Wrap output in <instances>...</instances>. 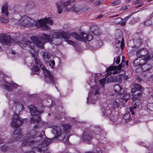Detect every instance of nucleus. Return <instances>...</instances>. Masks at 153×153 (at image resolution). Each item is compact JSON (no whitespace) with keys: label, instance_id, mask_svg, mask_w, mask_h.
Returning a JSON list of instances; mask_svg holds the SVG:
<instances>
[{"label":"nucleus","instance_id":"1","mask_svg":"<svg viewBox=\"0 0 153 153\" xmlns=\"http://www.w3.org/2000/svg\"><path fill=\"white\" fill-rule=\"evenodd\" d=\"M40 121V117L39 116H37V117H33L31 118V123H37V124ZM43 125V123H40L39 125H35L33 126L34 128V129H32L28 133L25 135L24 140H23L22 143V144L24 146L32 145L34 143L35 141L34 140H31V139L39 137L41 139H43V140H42V143L36 148V150L41 153L44 152L45 146H42V144L44 143V140L46 138L45 134V132L44 131H43L39 134V132L37 131V129H39L41 127H42Z\"/></svg>","mask_w":153,"mask_h":153},{"label":"nucleus","instance_id":"2","mask_svg":"<svg viewBox=\"0 0 153 153\" xmlns=\"http://www.w3.org/2000/svg\"><path fill=\"white\" fill-rule=\"evenodd\" d=\"M56 32H53L51 33V35H49L45 34H43L39 39L35 36H32L30 37L33 42H30L26 39L22 41L24 44L32 50L34 51V47L36 45L38 47L42 49L44 48V44L41 41L44 42H53L55 45H58L62 42L61 37L58 36H55Z\"/></svg>","mask_w":153,"mask_h":153},{"label":"nucleus","instance_id":"3","mask_svg":"<svg viewBox=\"0 0 153 153\" xmlns=\"http://www.w3.org/2000/svg\"><path fill=\"white\" fill-rule=\"evenodd\" d=\"M31 53L32 57L35 61V64L37 65H39L40 67L42 69L46 77L45 81L46 82L51 83L52 84H54L55 82L54 80V76L51 74V72L42 65V63L38 59L36 55L32 53Z\"/></svg>","mask_w":153,"mask_h":153},{"label":"nucleus","instance_id":"4","mask_svg":"<svg viewBox=\"0 0 153 153\" xmlns=\"http://www.w3.org/2000/svg\"><path fill=\"white\" fill-rule=\"evenodd\" d=\"M52 25L53 22L51 18H45L43 19L37 21V27L43 30H47L50 29V27L46 24Z\"/></svg>","mask_w":153,"mask_h":153},{"label":"nucleus","instance_id":"5","mask_svg":"<svg viewBox=\"0 0 153 153\" xmlns=\"http://www.w3.org/2000/svg\"><path fill=\"white\" fill-rule=\"evenodd\" d=\"M20 24L22 26H35L37 27V21L32 19L26 16H23L19 20Z\"/></svg>","mask_w":153,"mask_h":153},{"label":"nucleus","instance_id":"6","mask_svg":"<svg viewBox=\"0 0 153 153\" xmlns=\"http://www.w3.org/2000/svg\"><path fill=\"white\" fill-rule=\"evenodd\" d=\"M115 37L116 47L119 48L120 47L123 50L125 43L122 33L121 31L117 32L115 33Z\"/></svg>","mask_w":153,"mask_h":153},{"label":"nucleus","instance_id":"7","mask_svg":"<svg viewBox=\"0 0 153 153\" xmlns=\"http://www.w3.org/2000/svg\"><path fill=\"white\" fill-rule=\"evenodd\" d=\"M113 108L107 107L103 112V114L105 117H107L111 120L113 121H115L117 119V116L115 115V111L112 109Z\"/></svg>","mask_w":153,"mask_h":153},{"label":"nucleus","instance_id":"8","mask_svg":"<svg viewBox=\"0 0 153 153\" xmlns=\"http://www.w3.org/2000/svg\"><path fill=\"white\" fill-rule=\"evenodd\" d=\"M65 138V136L64 134H60L59 135H56L53 138H52L51 140L50 139L47 138L46 137V138L44 140V143L42 144V146H45L44 152L45 150H47L48 149L47 146L50 143L52 142L53 140L57 139L59 140H62Z\"/></svg>","mask_w":153,"mask_h":153},{"label":"nucleus","instance_id":"9","mask_svg":"<svg viewBox=\"0 0 153 153\" xmlns=\"http://www.w3.org/2000/svg\"><path fill=\"white\" fill-rule=\"evenodd\" d=\"M137 56L147 61L150 59V56L148 55V52L144 48L138 50L136 53Z\"/></svg>","mask_w":153,"mask_h":153},{"label":"nucleus","instance_id":"10","mask_svg":"<svg viewBox=\"0 0 153 153\" xmlns=\"http://www.w3.org/2000/svg\"><path fill=\"white\" fill-rule=\"evenodd\" d=\"M25 135L22 136L21 134V130L20 129H17L14 131L13 135V138L14 141H19L22 140V145L24 146L22 143L23 140H24Z\"/></svg>","mask_w":153,"mask_h":153},{"label":"nucleus","instance_id":"11","mask_svg":"<svg viewBox=\"0 0 153 153\" xmlns=\"http://www.w3.org/2000/svg\"><path fill=\"white\" fill-rule=\"evenodd\" d=\"M13 39L8 35L1 34L0 35V42L3 45L10 44Z\"/></svg>","mask_w":153,"mask_h":153},{"label":"nucleus","instance_id":"12","mask_svg":"<svg viewBox=\"0 0 153 153\" xmlns=\"http://www.w3.org/2000/svg\"><path fill=\"white\" fill-rule=\"evenodd\" d=\"M23 123V120L20 117H14L10 123V125L13 128H18Z\"/></svg>","mask_w":153,"mask_h":153},{"label":"nucleus","instance_id":"13","mask_svg":"<svg viewBox=\"0 0 153 153\" xmlns=\"http://www.w3.org/2000/svg\"><path fill=\"white\" fill-rule=\"evenodd\" d=\"M95 133L91 135L90 133L88 131L84 132L82 136V141L85 142H89L91 140L93 137H96Z\"/></svg>","mask_w":153,"mask_h":153},{"label":"nucleus","instance_id":"14","mask_svg":"<svg viewBox=\"0 0 153 153\" xmlns=\"http://www.w3.org/2000/svg\"><path fill=\"white\" fill-rule=\"evenodd\" d=\"M81 35L82 37H81L79 35L75 33H72L71 34V35L76 39L81 42L85 41V40H86V38L87 37V34L82 32L81 33Z\"/></svg>","mask_w":153,"mask_h":153},{"label":"nucleus","instance_id":"15","mask_svg":"<svg viewBox=\"0 0 153 153\" xmlns=\"http://www.w3.org/2000/svg\"><path fill=\"white\" fill-rule=\"evenodd\" d=\"M122 81V79L120 76L118 75L116 76L114 75L111 76L109 77L107 80V82L108 83L113 82L120 83Z\"/></svg>","mask_w":153,"mask_h":153},{"label":"nucleus","instance_id":"16","mask_svg":"<svg viewBox=\"0 0 153 153\" xmlns=\"http://www.w3.org/2000/svg\"><path fill=\"white\" fill-rule=\"evenodd\" d=\"M30 112L32 116H34L38 115L42 113L43 111H38L36 107L33 105H30L28 106Z\"/></svg>","mask_w":153,"mask_h":153},{"label":"nucleus","instance_id":"17","mask_svg":"<svg viewBox=\"0 0 153 153\" xmlns=\"http://www.w3.org/2000/svg\"><path fill=\"white\" fill-rule=\"evenodd\" d=\"M124 56H122V59L121 64H120L117 66H110L107 68V71H109L111 70L116 68L118 69V70H121L122 67L124 65V63L125 62V60L124 59Z\"/></svg>","mask_w":153,"mask_h":153},{"label":"nucleus","instance_id":"18","mask_svg":"<svg viewBox=\"0 0 153 153\" xmlns=\"http://www.w3.org/2000/svg\"><path fill=\"white\" fill-rule=\"evenodd\" d=\"M17 84L16 83H10L8 82L6 83V84L4 85V87L6 90L8 91H11L12 88H15L17 87Z\"/></svg>","mask_w":153,"mask_h":153},{"label":"nucleus","instance_id":"19","mask_svg":"<svg viewBox=\"0 0 153 153\" xmlns=\"http://www.w3.org/2000/svg\"><path fill=\"white\" fill-rule=\"evenodd\" d=\"M8 4H5L2 7L1 13L3 16L6 17L8 15Z\"/></svg>","mask_w":153,"mask_h":153},{"label":"nucleus","instance_id":"20","mask_svg":"<svg viewBox=\"0 0 153 153\" xmlns=\"http://www.w3.org/2000/svg\"><path fill=\"white\" fill-rule=\"evenodd\" d=\"M114 88L115 91L120 95H121L124 92V89L119 85L115 84L114 85Z\"/></svg>","mask_w":153,"mask_h":153},{"label":"nucleus","instance_id":"21","mask_svg":"<svg viewBox=\"0 0 153 153\" xmlns=\"http://www.w3.org/2000/svg\"><path fill=\"white\" fill-rule=\"evenodd\" d=\"M145 60L140 57H138L137 58L133 61V64L135 66H142L143 62Z\"/></svg>","mask_w":153,"mask_h":153},{"label":"nucleus","instance_id":"22","mask_svg":"<svg viewBox=\"0 0 153 153\" xmlns=\"http://www.w3.org/2000/svg\"><path fill=\"white\" fill-rule=\"evenodd\" d=\"M55 36H58L60 37L63 38L64 39L67 40L69 39L70 35L66 32H56V33L55 34Z\"/></svg>","mask_w":153,"mask_h":153},{"label":"nucleus","instance_id":"23","mask_svg":"<svg viewBox=\"0 0 153 153\" xmlns=\"http://www.w3.org/2000/svg\"><path fill=\"white\" fill-rule=\"evenodd\" d=\"M134 87L131 90L132 93H135L137 91H141L143 90V89L141 85L139 84H134Z\"/></svg>","mask_w":153,"mask_h":153},{"label":"nucleus","instance_id":"24","mask_svg":"<svg viewBox=\"0 0 153 153\" xmlns=\"http://www.w3.org/2000/svg\"><path fill=\"white\" fill-rule=\"evenodd\" d=\"M91 32L96 35H98L100 34V32L97 26H92L91 28Z\"/></svg>","mask_w":153,"mask_h":153},{"label":"nucleus","instance_id":"25","mask_svg":"<svg viewBox=\"0 0 153 153\" xmlns=\"http://www.w3.org/2000/svg\"><path fill=\"white\" fill-rule=\"evenodd\" d=\"M121 95H122V96H121V100H124L126 102H127L130 99L131 97L130 94L126 92L125 93L124 92Z\"/></svg>","mask_w":153,"mask_h":153},{"label":"nucleus","instance_id":"26","mask_svg":"<svg viewBox=\"0 0 153 153\" xmlns=\"http://www.w3.org/2000/svg\"><path fill=\"white\" fill-rule=\"evenodd\" d=\"M24 108V106L22 105L18 104L16 105L15 111L14 114V115H17Z\"/></svg>","mask_w":153,"mask_h":153},{"label":"nucleus","instance_id":"27","mask_svg":"<svg viewBox=\"0 0 153 153\" xmlns=\"http://www.w3.org/2000/svg\"><path fill=\"white\" fill-rule=\"evenodd\" d=\"M143 62V64L142 65V68L143 71H146L149 70L152 68V66L149 64Z\"/></svg>","mask_w":153,"mask_h":153},{"label":"nucleus","instance_id":"28","mask_svg":"<svg viewBox=\"0 0 153 153\" xmlns=\"http://www.w3.org/2000/svg\"><path fill=\"white\" fill-rule=\"evenodd\" d=\"M54 130L53 132L55 133L56 132V135H59L60 134H62V130L61 128L58 126H53V128Z\"/></svg>","mask_w":153,"mask_h":153},{"label":"nucleus","instance_id":"29","mask_svg":"<svg viewBox=\"0 0 153 153\" xmlns=\"http://www.w3.org/2000/svg\"><path fill=\"white\" fill-rule=\"evenodd\" d=\"M62 4H63L61 1H58L56 3V5L58 10V13L59 14H61L62 12Z\"/></svg>","mask_w":153,"mask_h":153},{"label":"nucleus","instance_id":"30","mask_svg":"<svg viewBox=\"0 0 153 153\" xmlns=\"http://www.w3.org/2000/svg\"><path fill=\"white\" fill-rule=\"evenodd\" d=\"M42 56L45 60L47 62L51 57V55L47 51L44 52L42 54Z\"/></svg>","mask_w":153,"mask_h":153},{"label":"nucleus","instance_id":"31","mask_svg":"<svg viewBox=\"0 0 153 153\" xmlns=\"http://www.w3.org/2000/svg\"><path fill=\"white\" fill-rule=\"evenodd\" d=\"M62 126L63 127L64 131L66 133H67L69 131L70 128L71 127V125L69 124H64L62 125Z\"/></svg>","mask_w":153,"mask_h":153},{"label":"nucleus","instance_id":"32","mask_svg":"<svg viewBox=\"0 0 153 153\" xmlns=\"http://www.w3.org/2000/svg\"><path fill=\"white\" fill-rule=\"evenodd\" d=\"M153 24V19L151 18L146 20L144 22V25L145 26H149Z\"/></svg>","mask_w":153,"mask_h":153},{"label":"nucleus","instance_id":"33","mask_svg":"<svg viewBox=\"0 0 153 153\" xmlns=\"http://www.w3.org/2000/svg\"><path fill=\"white\" fill-rule=\"evenodd\" d=\"M135 105L137 106V108L139 109L142 108V102L141 100H137L135 102Z\"/></svg>","mask_w":153,"mask_h":153},{"label":"nucleus","instance_id":"34","mask_svg":"<svg viewBox=\"0 0 153 153\" xmlns=\"http://www.w3.org/2000/svg\"><path fill=\"white\" fill-rule=\"evenodd\" d=\"M120 70H118V69L116 68V69H113V70H111L110 71H107V69L106 70V71L108 74H116L118 73H119L120 72Z\"/></svg>","mask_w":153,"mask_h":153},{"label":"nucleus","instance_id":"35","mask_svg":"<svg viewBox=\"0 0 153 153\" xmlns=\"http://www.w3.org/2000/svg\"><path fill=\"white\" fill-rule=\"evenodd\" d=\"M123 118L125 120H129L131 118H130V113L129 112H127L124 115Z\"/></svg>","mask_w":153,"mask_h":153},{"label":"nucleus","instance_id":"36","mask_svg":"<svg viewBox=\"0 0 153 153\" xmlns=\"http://www.w3.org/2000/svg\"><path fill=\"white\" fill-rule=\"evenodd\" d=\"M142 93L137 92L136 94H135L133 96V99H138L139 98L141 97L142 96Z\"/></svg>","mask_w":153,"mask_h":153},{"label":"nucleus","instance_id":"37","mask_svg":"<svg viewBox=\"0 0 153 153\" xmlns=\"http://www.w3.org/2000/svg\"><path fill=\"white\" fill-rule=\"evenodd\" d=\"M92 88H93V90L94 89L95 91V92L94 93V95H96L98 94H99V88L97 86H94Z\"/></svg>","mask_w":153,"mask_h":153},{"label":"nucleus","instance_id":"38","mask_svg":"<svg viewBox=\"0 0 153 153\" xmlns=\"http://www.w3.org/2000/svg\"><path fill=\"white\" fill-rule=\"evenodd\" d=\"M106 81V78H104L100 79L99 81V82L100 84L103 87L105 84Z\"/></svg>","mask_w":153,"mask_h":153},{"label":"nucleus","instance_id":"39","mask_svg":"<svg viewBox=\"0 0 153 153\" xmlns=\"http://www.w3.org/2000/svg\"><path fill=\"white\" fill-rule=\"evenodd\" d=\"M71 10L73 11L74 12H76L79 11L80 9L78 7H76L75 6H74L71 7Z\"/></svg>","mask_w":153,"mask_h":153},{"label":"nucleus","instance_id":"40","mask_svg":"<svg viewBox=\"0 0 153 153\" xmlns=\"http://www.w3.org/2000/svg\"><path fill=\"white\" fill-rule=\"evenodd\" d=\"M40 70V68L38 65L35 66L32 70L33 72H37L39 71Z\"/></svg>","mask_w":153,"mask_h":153},{"label":"nucleus","instance_id":"41","mask_svg":"<svg viewBox=\"0 0 153 153\" xmlns=\"http://www.w3.org/2000/svg\"><path fill=\"white\" fill-rule=\"evenodd\" d=\"M7 147L5 145H4L1 146V150L3 152H5L7 151Z\"/></svg>","mask_w":153,"mask_h":153},{"label":"nucleus","instance_id":"42","mask_svg":"<svg viewBox=\"0 0 153 153\" xmlns=\"http://www.w3.org/2000/svg\"><path fill=\"white\" fill-rule=\"evenodd\" d=\"M8 20L5 18L0 16V22L2 23H7L8 22Z\"/></svg>","mask_w":153,"mask_h":153},{"label":"nucleus","instance_id":"43","mask_svg":"<svg viewBox=\"0 0 153 153\" xmlns=\"http://www.w3.org/2000/svg\"><path fill=\"white\" fill-rule=\"evenodd\" d=\"M93 39V36L89 34H87V36L86 38V40L88 41H90L92 40Z\"/></svg>","mask_w":153,"mask_h":153},{"label":"nucleus","instance_id":"44","mask_svg":"<svg viewBox=\"0 0 153 153\" xmlns=\"http://www.w3.org/2000/svg\"><path fill=\"white\" fill-rule=\"evenodd\" d=\"M122 21V19L120 18H118L115 19L114 20V22L117 24H120Z\"/></svg>","mask_w":153,"mask_h":153},{"label":"nucleus","instance_id":"45","mask_svg":"<svg viewBox=\"0 0 153 153\" xmlns=\"http://www.w3.org/2000/svg\"><path fill=\"white\" fill-rule=\"evenodd\" d=\"M119 104L118 102H117V101H114V102L113 105V107L112 108H118L119 106Z\"/></svg>","mask_w":153,"mask_h":153},{"label":"nucleus","instance_id":"46","mask_svg":"<svg viewBox=\"0 0 153 153\" xmlns=\"http://www.w3.org/2000/svg\"><path fill=\"white\" fill-rule=\"evenodd\" d=\"M115 59L116 60L115 62L117 64H119L120 61V56H118L117 57H115L114 59V61H115Z\"/></svg>","mask_w":153,"mask_h":153},{"label":"nucleus","instance_id":"47","mask_svg":"<svg viewBox=\"0 0 153 153\" xmlns=\"http://www.w3.org/2000/svg\"><path fill=\"white\" fill-rule=\"evenodd\" d=\"M65 41L69 44L72 45L73 46H74L76 44L73 41L68 40H65Z\"/></svg>","mask_w":153,"mask_h":153},{"label":"nucleus","instance_id":"48","mask_svg":"<svg viewBox=\"0 0 153 153\" xmlns=\"http://www.w3.org/2000/svg\"><path fill=\"white\" fill-rule=\"evenodd\" d=\"M120 3L119 1H115L111 3V4L112 6H114L119 4Z\"/></svg>","mask_w":153,"mask_h":153},{"label":"nucleus","instance_id":"49","mask_svg":"<svg viewBox=\"0 0 153 153\" xmlns=\"http://www.w3.org/2000/svg\"><path fill=\"white\" fill-rule=\"evenodd\" d=\"M148 108L151 111H153V103L149 104L147 105Z\"/></svg>","mask_w":153,"mask_h":153},{"label":"nucleus","instance_id":"50","mask_svg":"<svg viewBox=\"0 0 153 153\" xmlns=\"http://www.w3.org/2000/svg\"><path fill=\"white\" fill-rule=\"evenodd\" d=\"M61 118V116L60 115L58 114H57L55 117L54 119L56 120H59Z\"/></svg>","mask_w":153,"mask_h":153},{"label":"nucleus","instance_id":"51","mask_svg":"<svg viewBox=\"0 0 153 153\" xmlns=\"http://www.w3.org/2000/svg\"><path fill=\"white\" fill-rule=\"evenodd\" d=\"M51 63H49V65L51 66V64L52 65V68H53V66L55 64V61L53 60H52L51 62Z\"/></svg>","mask_w":153,"mask_h":153},{"label":"nucleus","instance_id":"52","mask_svg":"<svg viewBox=\"0 0 153 153\" xmlns=\"http://www.w3.org/2000/svg\"><path fill=\"white\" fill-rule=\"evenodd\" d=\"M63 5L65 7L67 6L68 5L70 4L69 3L68 1L66 2H64L63 3Z\"/></svg>","mask_w":153,"mask_h":153},{"label":"nucleus","instance_id":"53","mask_svg":"<svg viewBox=\"0 0 153 153\" xmlns=\"http://www.w3.org/2000/svg\"><path fill=\"white\" fill-rule=\"evenodd\" d=\"M137 108V106L135 105V106L133 107H131L130 108V109H132V110H134V109H136Z\"/></svg>","mask_w":153,"mask_h":153},{"label":"nucleus","instance_id":"54","mask_svg":"<svg viewBox=\"0 0 153 153\" xmlns=\"http://www.w3.org/2000/svg\"><path fill=\"white\" fill-rule=\"evenodd\" d=\"M128 7H129V6H126L124 7H122V8L123 10H125L126 9H128Z\"/></svg>","mask_w":153,"mask_h":153},{"label":"nucleus","instance_id":"55","mask_svg":"<svg viewBox=\"0 0 153 153\" xmlns=\"http://www.w3.org/2000/svg\"><path fill=\"white\" fill-rule=\"evenodd\" d=\"M130 111L131 112L132 115H133L135 114V112L134 110H132V109H130Z\"/></svg>","mask_w":153,"mask_h":153},{"label":"nucleus","instance_id":"56","mask_svg":"<svg viewBox=\"0 0 153 153\" xmlns=\"http://www.w3.org/2000/svg\"><path fill=\"white\" fill-rule=\"evenodd\" d=\"M124 80H127L128 78V76H124L123 78Z\"/></svg>","mask_w":153,"mask_h":153},{"label":"nucleus","instance_id":"57","mask_svg":"<svg viewBox=\"0 0 153 153\" xmlns=\"http://www.w3.org/2000/svg\"><path fill=\"white\" fill-rule=\"evenodd\" d=\"M103 15H100L99 16H98L97 17V19H101L103 17Z\"/></svg>","mask_w":153,"mask_h":153},{"label":"nucleus","instance_id":"58","mask_svg":"<svg viewBox=\"0 0 153 153\" xmlns=\"http://www.w3.org/2000/svg\"><path fill=\"white\" fill-rule=\"evenodd\" d=\"M75 0H69L68 1L69 3L70 4L72 3Z\"/></svg>","mask_w":153,"mask_h":153},{"label":"nucleus","instance_id":"59","mask_svg":"<svg viewBox=\"0 0 153 153\" xmlns=\"http://www.w3.org/2000/svg\"><path fill=\"white\" fill-rule=\"evenodd\" d=\"M140 1V0H136L134 2V4H137Z\"/></svg>","mask_w":153,"mask_h":153},{"label":"nucleus","instance_id":"60","mask_svg":"<svg viewBox=\"0 0 153 153\" xmlns=\"http://www.w3.org/2000/svg\"><path fill=\"white\" fill-rule=\"evenodd\" d=\"M24 153H35V152L33 151H31L29 152H27Z\"/></svg>","mask_w":153,"mask_h":153},{"label":"nucleus","instance_id":"61","mask_svg":"<svg viewBox=\"0 0 153 153\" xmlns=\"http://www.w3.org/2000/svg\"><path fill=\"white\" fill-rule=\"evenodd\" d=\"M130 16H128L125 19V20H127L130 17Z\"/></svg>","mask_w":153,"mask_h":153},{"label":"nucleus","instance_id":"62","mask_svg":"<svg viewBox=\"0 0 153 153\" xmlns=\"http://www.w3.org/2000/svg\"><path fill=\"white\" fill-rule=\"evenodd\" d=\"M138 40H139V41L140 42V43H139V45H141L142 43V42L141 41V39H138Z\"/></svg>","mask_w":153,"mask_h":153},{"label":"nucleus","instance_id":"63","mask_svg":"<svg viewBox=\"0 0 153 153\" xmlns=\"http://www.w3.org/2000/svg\"><path fill=\"white\" fill-rule=\"evenodd\" d=\"M3 142V140L1 139H0V145Z\"/></svg>","mask_w":153,"mask_h":153},{"label":"nucleus","instance_id":"64","mask_svg":"<svg viewBox=\"0 0 153 153\" xmlns=\"http://www.w3.org/2000/svg\"><path fill=\"white\" fill-rule=\"evenodd\" d=\"M69 137H70V136H67V138L66 139V140L67 141H68V139H69Z\"/></svg>","mask_w":153,"mask_h":153}]
</instances>
